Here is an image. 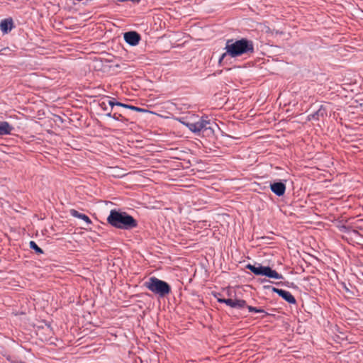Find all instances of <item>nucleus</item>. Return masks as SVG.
I'll list each match as a JSON object with an SVG mask.
<instances>
[{
  "instance_id": "1",
  "label": "nucleus",
  "mask_w": 363,
  "mask_h": 363,
  "mask_svg": "<svg viewBox=\"0 0 363 363\" xmlns=\"http://www.w3.org/2000/svg\"><path fill=\"white\" fill-rule=\"evenodd\" d=\"M225 49V52L220 56L219 63H220L227 55L231 57H238L243 55H252L255 52L253 42L247 38H241L238 40L233 39L228 40Z\"/></svg>"
},
{
  "instance_id": "2",
  "label": "nucleus",
  "mask_w": 363,
  "mask_h": 363,
  "mask_svg": "<svg viewBox=\"0 0 363 363\" xmlns=\"http://www.w3.org/2000/svg\"><path fill=\"white\" fill-rule=\"evenodd\" d=\"M107 222L113 227L124 230H130L138 226L137 220L132 216L115 209L110 211Z\"/></svg>"
},
{
  "instance_id": "3",
  "label": "nucleus",
  "mask_w": 363,
  "mask_h": 363,
  "mask_svg": "<svg viewBox=\"0 0 363 363\" xmlns=\"http://www.w3.org/2000/svg\"><path fill=\"white\" fill-rule=\"evenodd\" d=\"M197 120H188L182 123L192 132L199 134L201 132L206 133L207 135H213L214 130L213 125H217L214 122H211L207 116L198 118Z\"/></svg>"
},
{
  "instance_id": "4",
  "label": "nucleus",
  "mask_w": 363,
  "mask_h": 363,
  "mask_svg": "<svg viewBox=\"0 0 363 363\" xmlns=\"http://www.w3.org/2000/svg\"><path fill=\"white\" fill-rule=\"evenodd\" d=\"M144 286L151 292L160 297H164L171 293V286L169 284L155 277L149 278V279L144 283Z\"/></svg>"
},
{
  "instance_id": "5",
  "label": "nucleus",
  "mask_w": 363,
  "mask_h": 363,
  "mask_svg": "<svg viewBox=\"0 0 363 363\" xmlns=\"http://www.w3.org/2000/svg\"><path fill=\"white\" fill-rule=\"evenodd\" d=\"M246 268L250 269L256 275H263L275 279H283V276L279 274L277 271L272 269L269 267L262 266L260 264H257V265L248 264H247Z\"/></svg>"
},
{
  "instance_id": "6",
  "label": "nucleus",
  "mask_w": 363,
  "mask_h": 363,
  "mask_svg": "<svg viewBox=\"0 0 363 363\" xmlns=\"http://www.w3.org/2000/svg\"><path fill=\"white\" fill-rule=\"evenodd\" d=\"M218 302L225 303L227 306L235 308H242L247 306L246 301L242 299L218 298Z\"/></svg>"
},
{
  "instance_id": "7",
  "label": "nucleus",
  "mask_w": 363,
  "mask_h": 363,
  "mask_svg": "<svg viewBox=\"0 0 363 363\" xmlns=\"http://www.w3.org/2000/svg\"><path fill=\"white\" fill-rule=\"evenodd\" d=\"M124 40L132 46L137 45L140 40V35L135 31L127 32L124 34Z\"/></svg>"
},
{
  "instance_id": "8",
  "label": "nucleus",
  "mask_w": 363,
  "mask_h": 363,
  "mask_svg": "<svg viewBox=\"0 0 363 363\" xmlns=\"http://www.w3.org/2000/svg\"><path fill=\"white\" fill-rule=\"evenodd\" d=\"M272 291L279 294L286 301L289 303L295 304L296 301L294 296L289 292L283 289H279L275 287H272Z\"/></svg>"
},
{
  "instance_id": "9",
  "label": "nucleus",
  "mask_w": 363,
  "mask_h": 363,
  "mask_svg": "<svg viewBox=\"0 0 363 363\" xmlns=\"http://www.w3.org/2000/svg\"><path fill=\"white\" fill-rule=\"evenodd\" d=\"M272 191L278 196H283L286 191V185L282 182H274L270 184Z\"/></svg>"
},
{
  "instance_id": "10",
  "label": "nucleus",
  "mask_w": 363,
  "mask_h": 363,
  "mask_svg": "<svg viewBox=\"0 0 363 363\" xmlns=\"http://www.w3.org/2000/svg\"><path fill=\"white\" fill-rule=\"evenodd\" d=\"M13 130L12 125L7 121H0V135H10Z\"/></svg>"
},
{
  "instance_id": "11",
  "label": "nucleus",
  "mask_w": 363,
  "mask_h": 363,
  "mask_svg": "<svg viewBox=\"0 0 363 363\" xmlns=\"http://www.w3.org/2000/svg\"><path fill=\"white\" fill-rule=\"evenodd\" d=\"M13 28V21L11 18L4 19L0 23V29L4 33H7Z\"/></svg>"
},
{
  "instance_id": "12",
  "label": "nucleus",
  "mask_w": 363,
  "mask_h": 363,
  "mask_svg": "<svg viewBox=\"0 0 363 363\" xmlns=\"http://www.w3.org/2000/svg\"><path fill=\"white\" fill-rule=\"evenodd\" d=\"M69 213L72 216L83 220L87 225L91 224V219L85 214L78 212L75 209H71Z\"/></svg>"
},
{
  "instance_id": "13",
  "label": "nucleus",
  "mask_w": 363,
  "mask_h": 363,
  "mask_svg": "<svg viewBox=\"0 0 363 363\" xmlns=\"http://www.w3.org/2000/svg\"><path fill=\"white\" fill-rule=\"evenodd\" d=\"M325 113V110L321 106L315 113L311 114L308 117L310 120H318L319 116H323Z\"/></svg>"
},
{
  "instance_id": "14",
  "label": "nucleus",
  "mask_w": 363,
  "mask_h": 363,
  "mask_svg": "<svg viewBox=\"0 0 363 363\" xmlns=\"http://www.w3.org/2000/svg\"><path fill=\"white\" fill-rule=\"evenodd\" d=\"M29 246L32 250H35L36 253H38V254L43 253V250L38 246V245L35 243V242L30 241L29 242Z\"/></svg>"
},
{
  "instance_id": "15",
  "label": "nucleus",
  "mask_w": 363,
  "mask_h": 363,
  "mask_svg": "<svg viewBox=\"0 0 363 363\" xmlns=\"http://www.w3.org/2000/svg\"><path fill=\"white\" fill-rule=\"evenodd\" d=\"M121 107H123V108H128V109L137 111V112H143V111H145L144 109H143V108H141L140 107H137V106H132V105H128V104H123V103H122Z\"/></svg>"
},
{
  "instance_id": "16",
  "label": "nucleus",
  "mask_w": 363,
  "mask_h": 363,
  "mask_svg": "<svg viewBox=\"0 0 363 363\" xmlns=\"http://www.w3.org/2000/svg\"><path fill=\"white\" fill-rule=\"evenodd\" d=\"M106 99H108V101H107V104L111 106L112 108L114 106H121L122 105V103L121 102H118V101H116L115 99L114 98H110L108 96H106Z\"/></svg>"
},
{
  "instance_id": "17",
  "label": "nucleus",
  "mask_w": 363,
  "mask_h": 363,
  "mask_svg": "<svg viewBox=\"0 0 363 363\" xmlns=\"http://www.w3.org/2000/svg\"><path fill=\"white\" fill-rule=\"evenodd\" d=\"M247 309L250 312H255V313H265L267 314L263 309L262 308H257L256 307H253L251 306H247Z\"/></svg>"
},
{
  "instance_id": "18",
  "label": "nucleus",
  "mask_w": 363,
  "mask_h": 363,
  "mask_svg": "<svg viewBox=\"0 0 363 363\" xmlns=\"http://www.w3.org/2000/svg\"><path fill=\"white\" fill-rule=\"evenodd\" d=\"M113 118L117 121H124L125 118L123 117L122 114L114 113L113 114Z\"/></svg>"
},
{
  "instance_id": "19",
  "label": "nucleus",
  "mask_w": 363,
  "mask_h": 363,
  "mask_svg": "<svg viewBox=\"0 0 363 363\" xmlns=\"http://www.w3.org/2000/svg\"><path fill=\"white\" fill-rule=\"evenodd\" d=\"M99 106L104 109V110H106L107 109V107H106V101H101L100 104H99Z\"/></svg>"
},
{
  "instance_id": "20",
  "label": "nucleus",
  "mask_w": 363,
  "mask_h": 363,
  "mask_svg": "<svg viewBox=\"0 0 363 363\" xmlns=\"http://www.w3.org/2000/svg\"><path fill=\"white\" fill-rule=\"evenodd\" d=\"M214 297H215V298H216L217 299H218V298H222L220 297V294H214Z\"/></svg>"
},
{
  "instance_id": "21",
  "label": "nucleus",
  "mask_w": 363,
  "mask_h": 363,
  "mask_svg": "<svg viewBox=\"0 0 363 363\" xmlns=\"http://www.w3.org/2000/svg\"><path fill=\"white\" fill-rule=\"evenodd\" d=\"M106 116H107L108 117H111V118H113V115L111 114V112L108 113L106 114Z\"/></svg>"
},
{
  "instance_id": "22",
  "label": "nucleus",
  "mask_w": 363,
  "mask_h": 363,
  "mask_svg": "<svg viewBox=\"0 0 363 363\" xmlns=\"http://www.w3.org/2000/svg\"><path fill=\"white\" fill-rule=\"evenodd\" d=\"M19 363H26V362H19Z\"/></svg>"
}]
</instances>
